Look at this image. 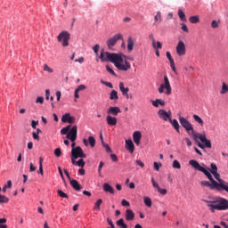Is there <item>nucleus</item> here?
Returning a JSON list of instances; mask_svg holds the SVG:
<instances>
[{
    "label": "nucleus",
    "instance_id": "obj_1",
    "mask_svg": "<svg viewBox=\"0 0 228 228\" xmlns=\"http://www.w3.org/2000/svg\"><path fill=\"white\" fill-rule=\"evenodd\" d=\"M100 60L103 62L110 61L113 63L118 70H122L123 72H127V70L131 69V63L127 61V57L122 53H111L102 50L100 53Z\"/></svg>",
    "mask_w": 228,
    "mask_h": 228
},
{
    "label": "nucleus",
    "instance_id": "obj_2",
    "mask_svg": "<svg viewBox=\"0 0 228 228\" xmlns=\"http://www.w3.org/2000/svg\"><path fill=\"white\" fill-rule=\"evenodd\" d=\"M203 202L207 204V207L209 208L211 213L215 211H225L228 209V200L225 198L217 197L213 200H203Z\"/></svg>",
    "mask_w": 228,
    "mask_h": 228
},
{
    "label": "nucleus",
    "instance_id": "obj_3",
    "mask_svg": "<svg viewBox=\"0 0 228 228\" xmlns=\"http://www.w3.org/2000/svg\"><path fill=\"white\" fill-rule=\"evenodd\" d=\"M189 165H191L192 168H195V170H198L199 172H202L204 175L208 177V180H213V175H211V171L209 167H204L200 166V164L195 159H191L189 161Z\"/></svg>",
    "mask_w": 228,
    "mask_h": 228
},
{
    "label": "nucleus",
    "instance_id": "obj_4",
    "mask_svg": "<svg viewBox=\"0 0 228 228\" xmlns=\"http://www.w3.org/2000/svg\"><path fill=\"white\" fill-rule=\"evenodd\" d=\"M158 92L159 94L165 93L166 95H170L172 94V86H170V80H168V77H164V83L159 86Z\"/></svg>",
    "mask_w": 228,
    "mask_h": 228
},
{
    "label": "nucleus",
    "instance_id": "obj_5",
    "mask_svg": "<svg viewBox=\"0 0 228 228\" xmlns=\"http://www.w3.org/2000/svg\"><path fill=\"white\" fill-rule=\"evenodd\" d=\"M69 40H70V33L67 30L61 31L57 37V42L61 44L62 47H69Z\"/></svg>",
    "mask_w": 228,
    "mask_h": 228
},
{
    "label": "nucleus",
    "instance_id": "obj_6",
    "mask_svg": "<svg viewBox=\"0 0 228 228\" xmlns=\"http://www.w3.org/2000/svg\"><path fill=\"white\" fill-rule=\"evenodd\" d=\"M212 175L218 181L217 184H221V187L216 186L217 191H226V193H228V183L220 178V174H218V172L213 173Z\"/></svg>",
    "mask_w": 228,
    "mask_h": 228
},
{
    "label": "nucleus",
    "instance_id": "obj_7",
    "mask_svg": "<svg viewBox=\"0 0 228 228\" xmlns=\"http://www.w3.org/2000/svg\"><path fill=\"white\" fill-rule=\"evenodd\" d=\"M71 159H77L78 158L85 159L86 155L85 151H83V148L81 146H77L76 148L71 149Z\"/></svg>",
    "mask_w": 228,
    "mask_h": 228
},
{
    "label": "nucleus",
    "instance_id": "obj_8",
    "mask_svg": "<svg viewBox=\"0 0 228 228\" xmlns=\"http://www.w3.org/2000/svg\"><path fill=\"white\" fill-rule=\"evenodd\" d=\"M118 40H124V37L120 33L116 34L112 37L109 38L107 40L108 49H110V51L113 50V47H115V45L117 44V42H118Z\"/></svg>",
    "mask_w": 228,
    "mask_h": 228
},
{
    "label": "nucleus",
    "instance_id": "obj_9",
    "mask_svg": "<svg viewBox=\"0 0 228 228\" xmlns=\"http://www.w3.org/2000/svg\"><path fill=\"white\" fill-rule=\"evenodd\" d=\"M179 122H180L182 127H183V129H185V131H187V133L193 131V125H191V123H190V121L188 119H186V118L180 116Z\"/></svg>",
    "mask_w": 228,
    "mask_h": 228
},
{
    "label": "nucleus",
    "instance_id": "obj_10",
    "mask_svg": "<svg viewBox=\"0 0 228 228\" xmlns=\"http://www.w3.org/2000/svg\"><path fill=\"white\" fill-rule=\"evenodd\" d=\"M210 183L208 181H201L200 184L201 186H205L206 188H209L210 190H216V186H218L219 188H222V184L218 185V182L215 181L214 178H212V180H209Z\"/></svg>",
    "mask_w": 228,
    "mask_h": 228
},
{
    "label": "nucleus",
    "instance_id": "obj_11",
    "mask_svg": "<svg viewBox=\"0 0 228 228\" xmlns=\"http://www.w3.org/2000/svg\"><path fill=\"white\" fill-rule=\"evenodd\" d=\"M67 138L70 140V142H74L77 139V126H73L71 129L69 130Z\"/></svg>",
    "mask_w": 228,
    "mask_h": 228
},
{
    "label": "nucleus",
    "instance_id": "obj_12",
    "mask_svg": "<svg viewBox=\"0 0 228 228\" xmlns=\"http://www.w3.org/2000/svg\"><path fill=\"white\" fill-rule=\"evenodd\" d=\"M176 53L179 56H184L186 54V45H184V42L179 41L176 45Z\"/></svg>",
    "mask_w": 228,
    "mask_h": 228
},
{
    "label": "nucleus",
    "instance_id": "obj_13",
    "mask_svg": "<svg viewBox=\"0 0 228 228\" xmlns=\"http://www.w3.org/2000/svg\"><path fill=\"white\" fill-rule=\"evenodd\" d=\"M158 115L159 117V118H162L165 120V122H167V120H170V115H172V112H167V110H163V109H160L158 111Z\"/></svg>",
    "mask_w": 228,
    "mask_h": 228
},
{
    "label": "nucleus",
    "instance_id": "obj_14",
    "mask_svg": "<svg viewBox=\"0 0 228 228\" xmlns=\"http://www.w3.org/2000/svg\"><path fill=\"white\" fill-rule=\"evenodd\" d=\"M61 122L64 124L68 122V124H76V118L70 116V113H66L61 118Z\"/></svg>",
    "mask_w": 228,
    "mask_h": 228
},
{
    "label": "nucleus",
    "instance_id": "obj_15",
    "mask_svg": "<svg viewBox=\"0 0 228 228\" xmlns=\"http://www.w3.org/2000/svg\"><path fill=\"white\" fill-rule=\"evenodd\" d=\"M118 113H122V110H120L119 107H110L107 110V114L111 116L113 115V117H117L118 115Z\"/></svg>",
    "mask_w": 228,
    "mask_h": 228
},
{
    "label": "nucleus",
    "instance_id": "obj_16",
    "mask_svg": "<svg viewBox=\"0 0 228 228\" xmlns=\"http://www.w3.org/2000/svg\"><path fill=\"white\" fill-rule=\"evenodd\" d=\"M133 140H134V142L135 143V145H137V146L140 145V142L142 140V132H140V131L134 132Z\"/></svg>",
    "mask_w": 228,
    "mask_h": 228
},
{
    "label": "nucleus",
    "instance_id": "obj_17",
    "mask_svg": "<svg viewBox=\"0 0 228 228\" xmlns=\"http://www.w3.org/2000/svg\"><path fill=\"white\" fill-rule=\"evenodd\" d=\"M83 143L86 147H88L90 144V147H95V138L94 136H89L88 140L83 139Z\"/></svg>",
    "mask_w": 228,
    "mask_h": 228
},
{
    "label": "nucleus",
    "instance_id": "obj_18",
    "mask_svg": "<svg viewBox=\"0 0 228 228\" xmlns=\"http://www.w3.org/2000/svg\"><path fill=\"white\" fill-rule=\"evenodd\" d=\"M119 90L122 93V95L126 97V99H129V89L128 87L124 86L123 82L119 83Z\"/></svg>",
    "mask_w": 228,
    "mask_h": 228
},
{
    "label": "nucleus",
    "instance_id": "obj_19",
    "mask_svg": "<svg viewBox=\"0 0 228 228\" xmlns=\"http://www.w3.org/2000/svg\"><path fill=\"white\" fill-rule=\"evenodd\" d=\"M191 134H192V140H194V142H199V140H200V138H202L203 136L206 135V133L200 134V133H197L195 132V129L192 128V130H191Z\"/></svg>",
    "mask_w": 228,
    "mask_h": 228
},
{
    "label": "nucleus",
    "instance_id": "obj_20",
    "mask_svg": "<svg viewBox=\"0 0 228 228\" xmlns=\"http://www.w3.org/2000/svg\"><path fill=\"white\" fill-rule=\"evenodd\" d=\"M126 151H129L131 154L134 152V143H133L131 139L126 140Z\"/></svg>",
    "mask_w": 228,
    "mask_h": 228
},
{
    "label": "nucleus",
    "instance_id": "obj_21",
    "mask_svg": "<svg viewBox=\"0 0 228 228\" xmlns=\"http://www.w3.org/2000/svg\"><path fill=\"white\" fill-rule=\"evenodd\" d=\"M125 216L126 220L128 222H133V220H134V212H133L131 209H126Z\"/></svg>",
    "mask_w": 228,
    "mask_h": 228
},
{
    "label": "nucleus",
    "instance_id": "obj_22",
    "mask_svg": "<svg viewBox=\"0 0 228 228\" xmlns=\"http://www.w3.org/2000/svg\"><path fill=\"white\" fill-rule=\"evenodd\" d=\"M106 122L108 126H117V118L115 117L108 115L106 117Z\"/></svg>",
    "mask_w": 228,
    "mask_h": 228
},
{
    "label": "nucleus",
    "instance_id": "obj_23",
    "mask_svg": "<svg viewBox=\"0 0 228 228\" xmlns=\"http://www.w3.org/2000/svg\"><path fill=\"white\" fill-rule=\"evenodd\" d=\"M151 104L154 106V108H159V106L163 108L166 103L162 99H156L155 101L151 102Z\"/></svg>",
    "mask_w": 228,
    "mask_h": 228
},
{
    "label": "nucleus",
    "instance_id": "obj_24",
    "mask_svg": "<svg viewBox=\"0 0 228 228\" xmlns=\"http://www.w3.org/2000/svg\"><path fill=\"white\" fill-rule=\"evenodd\" d=\"M103 191L106 193H110L111 195L115 193V189H113L112 186L110 185V183H103Z\"/></svg>",
    "mask_w": 228,
    "mask_h": 228
},
{
    "label": "nucleus",
    "instance_id": "obj_25",
    "mask_svg": "<svg viewBox=\"0 0 228 228\" xmlns=\"http://www.w3.org/2000/svg\"><path fill=\"white\" fill-rule=\"evenodd\" d=\"M200 142L204 143L205 149H211V141L208 140L206 134L203 137H200Z\"/></svg>",
    "mask_w": 228,
    "mask_h": 228
},
{
    "label": "nucleus",
    "instance_id": "obj_26",
    "mask_svg": "<svg viewBox=\"0 0 228 228\" xmlns=\"http://www.w3.org/2000/svg\"><path fill=\"white\" fill-rule=\"evenodd\" d=\"M69 184L76 190V191H79L82 188L77 180H70Z\"/></svg>",
    "mask_w": 228,
    "mask_h": 228
},
{
    "label": "nucleus",
    "instance_id": "obj_27",
    "mask_svg": "<svg viewBox=\"0 0 228 228\" xmlns=\"http://www.w3.org/2000/svg\"><path fill=\"white\" fill-rule=\"evenodd\" d=\"M169 122L177 133H181V131L179 130V127H181V126H179V121H177V119H172L171 118H169Z\"/></svg>",
    "mask_w": 228,
    "mask_h": 228
},
{
    "label": "nucleus",
    "instance_id": "obj_28",
    "mask_svg": "<svg viewBox=\"0 0 228 228\" xmlns=\"http://www.w3.org/2000/svg\"><path fill=\"white\" fill-rule=\"evenodd\" d=\"M76 159H71L72 165H76L77 167H81L83 168V167H85V160H83V159H80L77 161H76Z\"/></svg>",
    "mask_w": 228,
    "mask_h": 228
},
{
    "label": "nucleus",
    "instance_id": "obj_29",
    "mask_svg": "<svg viewBox=\"0 0 228 228\" xmlns=\"http://www.w3.org/2000/svg\"><path fill=\"white\" fill-rule=\"evenodd\" d=\"M192 118L194 119V122H197V124H199L201 127H204V120H202V118H200L199 115L194 114Z\"/></svg>",
    "mask_w": 228,
    "mask_h": 228
},
{
    "label": "nucleus",
    "instance_id": "obj_30",
    "mask_svg": "<svg viewBox=\"0 0 228 228\" xmlns=\"http://www.w3.org/2000/svg\"><path fill=\"white\" fill-rule=\"evenodd\" d=\"M134 47V41H133V37H128L127 38V50L129 53H131V51H133Z\"/></svg>",
    "mask_w": 228,
    "mask_h": 228
},
{
    "label": "nucleus",
    "instance_id": "obj_31",
    "mask_svg": "<svg viewBox=\"0 0 228 228\" xmlns=\"http://www.w3.org/2000/svg\"><path fill=\"white\" fill-rule=\"evenodd\" d=\"M110 101H118V93L115 90H112L110 94Z\"/></svg>",
    "mask_w": 228,
    "mask_h": 228
},
{
    "label": "nucleus",
    "instance_id": "obj_32",
    "mask_svg": "<svg viewBox=\"0 0 228 228\" xmlns=\"http://www.w3.org/2000/svg\"><path fill=\"white\" fill-rule=\"evenodd\" d=\"M189 22H191V24H197L200 22V18L199 16H191L189 18Z\"/></svg>",
    "mask_w": 228,
    "mask_h": 228
},
{
    "label": "nucleus",
    "instance_id": "obj_33",
    "mask_svg": "<svg viewBox=\"0 0 228 228\" xmlns=\"http://www.w3.org/2000/svg\"><path fill=\"white\" fill-rule=\"evenodd\" d=\"M178 17L182 20V22H186V14L183 10H178Z\"/></svg>",
    "mask_w": 228,
    "mask_h": 228
},
{
    "label": "nucleus",
    "instance_id": "obj_34",
    "mask_svg": "<svg viewBox=\"0 0 228 228\" xmlns=\"http://www.w3.org/2000/svg\"><path fill=\"white\" fill-rule=\"evenodd\" d=\"M221 95H225L228 94V85L225 82H223L222 89L220 91Z\"/></svg>",
    "mask_w": 228,
    "mask_h": 228
},
{
    "label": "nucleus",
    "instance_id": "obj_35",
    "mask_svg": "<svg viewBox=\"0 0 228 228\" xmlns=\"http://www.w3.org/2000/svg\"><path fill=\"white\" fill-rule=\"evenodd\" d=\"M101 204H102V199H99V200L94 203V211H101Z\"/></svg>",
    "mask_w": 228,
    "mask_h": 228
},
{
    "label": "nucleus",
    "instance_id": "obj_36",
    "mask_svg": "<svg viewBox=\"0 0 228 228\" xmlns=\"http://www.w3.org/2000/svg\"><path fill=\"white\" fill-rule=\"evenodd\" d=\"M143 202H144L145 206H147V208H151L152 207V200H151V198L144 197Z\"/></svg>",
    "mask_w": 228,
    "mask_h": 228
},
{
    "label": "nucleus",
    "instance_id": "obj_37",
    "mask_svg": "<svg viewBox=\"0 0 228 228\" xmlns=\"http://www.w3.org/2000/svg\"><path fill=\"white\" fill-rule=\"evenodd\" d=\"M153 49H155V51H158L159 49H162L163 48V45H161V42L159 41H155V43H153L152 45Z\"/></svg>",
    "mask_w": 228,
    "mask_h": 228
},
{
    "label": "nucleus",
    "instance_id": "obj_38",
    "mask_svg": "<svg viewBox=\"0 0 228 228\" xmlns=\"http://www.w3.org/2000/svg\"><path fill=\"white\" fill-rule=\"evenodd\" d=\"M44 161V159L42 157L39 158V169L37 171L38 174H41V175H44V167H42V163Z\"/></svg>",
    "mask_w": 228,
    "mask_h": 228
},
{
    "label": "nucleus",
    "instance_id": "obj_39",
    "mask_svg": "<svg viewBox=\"0 0 228 228\" xmlns=\"http://www.w3.org/2000/svg\"><path fill=\"white\" fill-rule=\"evenodd\" d=\"M210 167H211V168H210L211 174H216V172H218V167H216V164L211 163Z\"/></svg>",
    "mask_w": 228,
    "mask_h": 228
},
{
    "label": "nucleus",
    "instance_id": "obj_40",
    "mask_svg": "<svg viewBox=\"0 0 228 228\" xmlns=\"http://www.w3.org/2000/svg\"><path fill=\"white\" fill-rule=\"evenodd\" d=\"M10 201V199L4 195L0 194V204H6Z\"/></svg>",
    "mask_w": 228,
    "mask_h": 228
},
{
    "label": "nucleus",
    "instance_id": "obj_41",
    "mask_svg": "<svg viewBox=\"0 0 228 228\" xmlns=\"http://www.w3.org/2000/svg\"><path fill=\"white\" fill-rule=\"evenodd\" d=\"M57 193H58L59 197H61V199H69V195H67V193H65L61 190H58Z\"/></svg>",
    "mask_w": 228,
    "mask_h": 228
},
{
    "label": "nucleus",
    "instance_id": "obj_42",
    "mask_svg": "<svg viewBox=\"0 0 228 228\" xmlns=\"http://www.w3.org/2000/svg\"><path fill=\"white\" fill-rule=\"evenodd\" d=\"M155 22L153 24H156V22H161V12H158L157 14L154 17Z\"/></svg>",
    "mask_w": 228,
    "mask_h": 228
},
{
    "label": "nucleus",
    "instance_id": "obj_43",
    "mask_svg": "<svg viewBox=\"0 0 228 228\" xmlns=\"http://www.w3.org/2000/svg\"><path fill=\"white\" fill-rule=\"evenodd\" d=\"M173 168H176L177 170L181 169V163L179 160H174L172 164Z\"/></svg>",
    "mask_w": 228,
    "mask_h": 228
},
{
    "label": "nucleus",
    "instance_id": "obj_44",
    "mask_svg": "<svg viewBox=\"0 0 228 228\" xmlns=\"http://www.w3.org/2000/svg\"><path fill=\"white\" fill-rule=\"evenodd\" d=\"M69 130H70V125L67 126L66 127H63L61 130V134H69Z\"/></svg>",
    "mask_w": 228,
    "mask_h": 228
},
{
    "label": "nucleus",
    "instance_id": "obj_45",
    "mask_svg": "<svg viewBox=\"0 0 228 228\" xmlns=\"http://www.w3.org/2000/svg\"><path fill=\"white\" fill-rule=\"evenodd\" d=\"M43 69L45 72H49V74H53L54 72V70H53V69L47 64H45Z\"/></svg>",
    "mask_w": 228,
    "mask_h": 228
},
{
    "label": "nucleus",
    "instance_id": "obj_46",
    "mask_svg": "<svg viewBox=\"0 0 228 228\" xmlns=\"http://www.w3.org/2000/svg\"><path fill=\"white\" fill-rule=\"evenodd\" d=\"M106 70L109 72V74H111V76H117V73L110 67V65H106Z\"/></svg>",
    "mask_w": 228,
    "mask_h": 228
},
{
    "label": "nucleus",
    "instance_id": "obj_47",
    "mask_svg": "<svg viewBox=\"0 0 228 228\" xmlns=\"http://www.w3.org/2000/svg\"><path fill=\"white\" fill-rule=\"evenodd\" d=\"M102 147H104L106 152H111V148H110V145L105 143L104 141H102Z\"/></svg>",
    "mask_w": 228,
    "mask_h": 228
},
{
    "label": "nucleus",
    "instance_id": "obj_48",
    "mask_svg": "<svg viewBox=\"0 0 228 228\" xmlns=\"http://www.w3.org/2000/svg\"><path fill=\"white\" fill-rule=\"evenodd\" d=\"M162 167L161 163L154 162L153 163V168L157 172H159V167Z\"/></svg>",
    "mask_w": 228,
    "mask_h": 228
},
{
    "label": "nucleus",
    "instance_id": "obj_49",
    "mask_svg": "<svg viewBox=\"0 0 228 228\" xmlns=\"http://www.w3.org/2000/svg\"><path fill=\"white\" fill-rule=\"evenodd\" d=\"M54 156H56V158H60L61 156V149H60V148L55 149Z\"/></svg>",
    "mask_w": 228,
    "mask_h": 228
},
{
    "label": "nucleus",
    "instance_id": "obj_50",
    "mask_svg": "<svg viewBox=\"0 0 228 228\" xmlns=\"http://www.w3.org/2000/svg\"><path fill=\"white\" fill-rule=\"evenodd\" d=\"M102 167H104V163L102 161H101L99 164V167H98V174L100 176L102 175Z\"/></svg>",
    "mask_w": 228,
    "mask_h": 228
},
{
    "label": "nucleus",
    "instance_id": "obj_51",
    "mask_svg": "<svg viewBox=\"0 0 228 228\" xmlns=\"http://www.w3.org/2000/svg\"><path fill=\"white\" fill-rule=\"evenodd\" d=\"M100 49H101V45H95L94 46H93V51H94V53H95V54H99Z\"/></svg>",
    "mask_w": 228,
    "mask_h": 228
},
{
    "label": "nucleus",
    "instance_id": "obj_52",
    "mask_svg": "<svg viewBox=\"0 0 228 228\" xmlns=\"http://www.w3.org/2000/svg\"><path fill=\"white\" fill-rule=\"evenodd\" d=\"M36 102H37V104H44V97L38 96V97L36 99Z\"/></svg>",
    "mask_w": 228,
    "mask_h": 228
},
{
    "label": "nucleus",
    "instance_id": "obj_53",
    "mask_svg": "<svg viewBox=\"0 0 228 228\" xmlns=\"http://www.w3.org/2000/svg\"><path fill=\"white\" fill-rule=\"evenodd\" d=\"M121 205L126 208H129L131 206V204L129 203V201L126 200H121Z\"/></svg>",
    "mask_w": 228,
    "mask_h": 228
},
{
    "label": "nucleus",
    "instance_id": "obj_54",
    "mask_svg": "<svg viewBox=\"0 0 228 228\" xmlns=\"http://www.w3.org/2000/svg\"><path fill=\"white\" fill-rule=\"evenodd\" d=\"M151 183H152L153 188L159 190V184H158V183H156V180H154V178H151Z\"/></svg>",
    "mask_w": 228,
    "mask_h": 228
},
{
    "label": "nucleus",
    "instance_id": "obj_55",
    "mask_svg": "<svg viewBox=\"0 0 228 228\" xmlns=\"http://www.w3.org/2000/svg\"><path fill=\"white\" fill-rule=\"evenodd\" d=\"M110 159H111L112 161H114V163H116V161H118V157H117L116 154L111 153V154H110Z\"/></svg>",
    "mask_w": 228,
    "mask_h": 228
},
{
    "label": "nucleus",
    "instance_id": "obj_56",
    "mask_svg": "<svg viewBox=\"0 0 228 228\" xmlns=\"http://www.w3.org/2000/svg\"><path fill=\"white\" fill-rule=\"evenodd\" d=\"M159 193H160V195H167V189H162V188H159L158 189Z\"/></svg>",
    "mask_w": 228,
    "mask_h": 228
},
{
    "label": "nucleus",
    "instance_id": "obj_57",
    "mask_svg": "<svg viewBox=\"0 0 228 228\" xmlns=\"http://www.w3.org/2000/svg\"><path fill=\"white\" fill-rule=\"evenodd\" d=\"M76 90H77V92H81L83 90H86V86L80 85V86H77V88Z\"/></svg>",
    "mask_w": 228,
    "mask_h": 228
},
{
    "label": "nucleus",
    "instance_id": "obj_58",
    "mask_svg": "<svg viewBox=\"0 0 228 228\" xmlns=\"http://www.w3.org/2000/svg\"><path fill=\"white\" fill-rule=\"evenodd\" d=\"M166 56H167V58L168 59L169 63L172 62V61H174V59L172 58V54H170V52H167V53H166Z\"/></svg>",
    "mask_w": 228,
    "mask_h": 228
},
{
    "label": "nucleus",
    "instance_id": "obj_59",
    "mask_svg": "<svg viewBox=\"0 0 228 228\" xmlns=\"http://www.w3.org/2000/svg\"><path fill=\"white\" fill-rule=\"evenodd\" d=\"M37 126H38V121L32 120L31 121L32 129H37Z\"/></svg>",
    "mask_w": 228,
    "mask_h": 228
},
{
    "label": "nucleus",
    "instance_id": "obj_60",
    "mask_svg": "<svg viewBox=\"0 0 228 228\" xmlns=\"http://www.w3.org/2000/svg\"><path fill=\"white\" fill-rule=\"evenodd\" d=\"M32 136H33L34 140H37V142H38V140H40V136L38 135V133H37V132H33Z\"/></svg>",
    "mask_w": 228,
    "mask_h": 228
},
{
    "label": "nucleus",
    "instance_id": "obj_61",
    "mask_svg": "<svg viewBox=\"0 0 228 228\" xmlns=\"http://www.w3.org/2000/svg\"><path fill=\"white\" fill-rule=\"evenodd\" d=\"M149 39L151 40V45L156 43V38H154V34L151 33L149 34Z\"/></svg>",
    "mask_w": 228,
    "mask_h": 228
},
{
    "label": "nucleus",
    "instance_id": "obj_62",
    "mask_svg": "<svg viewBox=\"0 0 228 228\" xmlns=\"http://www.w3.org/2000/svg\"><path fill=\"white\" fill-rule=\"evenodd\" d=\"M49 97H51V91L49 89L45 90V99L49 101Z\"/></svg>",
    "mask_w": 228,
    "mask_h": 228
},
{
    "label": "nucleus",
    "instance_id": "obj_63",
    "mask_svg": "<svg viewBox=\"0 0 228 228\" xmlns=\"http://www.w3.org/2000/svg\"><path fill=\"white\" fill-rule=\"evenodd\" d=\"M135 163H137V165L141 167V168H143V167H145V164H143L142 161L140 159H137Z\"/></svg>",
    "mask_w": 228,
    "mask_h": 228
},
{
    "label": "nucleus",
    "instance_id": "obj_64",
    "mask_svg": "<svg viewBox=\"0 0 228 228\" xmlns=\"http://www.w3.org/2000/svg\"><path fill=\"white\" fill-rule=\"evenodd\" d=\"M183 31L185 33H188V26H186L184 23L181 24Z\"/></svg>",
    "mask_w": 228,
    "mask_h": 228
}]
</instances>
